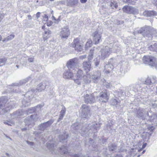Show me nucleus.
Instances as JSON below:
<instances>
[{
    "label": "nucleus",
    "mask_w": 157,
    "mask_h": 157,
    "mask_svg": "<svg viewBox=\"0 0 157 157\" xmlns=\"http://www.w3.org/2000/svg\"><path fill=\"white\" fill-rule=\"evenodd\" d=\"M75 59L70 60L67 63V67L69 71H65L63 73V77L65 78H71L74 80L75 82L80 85L83 82L86 83H90L92 80L94 82L96 83L98 81L101 74L100 72L97 73V76H92L91 77L90 75L87 76L83 75L82 71L79 69Z\"/></svg>",
    "instance_id": "1"
},
{
    "label": "nucleus",
    "mask_w": 157,
    "mask_h": 157,
    "mask_svg": "<svg viewBox=\"0 0 157 157\" xmlns=\"http://www.w3.org/2000/svg\"><path fill=\"white\" fill-rule=\"evenodd\" d=\"M48 17L46 15L44 14L43 16L42 22L43 23L44 25L42 26V29L44 30L43 37L44 40H46L50 37L52 33L51 31L47 29L46 26L47 25V26H51L53 22L50 21L46 22V21H48Z\"/></svg>",
    "instance_id": "2"
},
{
    "label": "nucleus",
    "mask_w": 157,
    "mask_h": 157,
    "mask_svg": "<svg viewBox=\"0 0 157 157\" xmlns=\"http://www.w3.org/2000/svg\"><path fill=\"white\" fill-rule=\"evenodd\" d=\"M144 63L149 65L154 66L156 63V59L153 57L149 56H144L143 59Z\"/></svg>",
    "instance_id": "3"
},
{
    "label": "nucleus",
    "mask_w": 157,
    "mask_h": 157,
    "mask_svg": "<svg viewBox=\"0 0 157 157\" xmlns=\"http://www.w3.org/2000/svg\"><path fill=\"white\" fill-rule=\"evenodd\" d=\"M71 46L78 51H81L82 50V44L81 40L77 38L75 39L71 44Z\"/></svg>",
    "instance_id": "4"
},
{
    "label": "nucleus",
    "mask_w": 157,
    "mask_h": 157,
    "mask_svg": "<svg viewBox=\"0 0 157 157\" xmlns=\"http://www.w3.org/2000/svg\"><path fill=\"white\" fill-rule=\"evenodd\" d=\"M81 111L82 118H87L90 116V108L86 105H82L81 109Z\"/></svg>",
    "instance_id": "5"
},
{
    "label": "nucleus",
    "mask_w": 157,
    "mask_h": 157,
    "mask_svg": "<svg viewBox=\"0 0 157 157\" xmlns=\"http://www.w3.org/2000/svg\"><path fill=\"white\" fill-rule=\"evenodd\" d=\"M124 12L128 14H136L138 13L136 9L130 6H125L123 8Z\"/></svg>",
    "instance_id": "6"
},
{
    "label": "nucleus",
    "mask_w": 157,
    "mask_h": 157,
    "mask_svg": "<svg viewBox=\"0 0 157 157\" xmlns=\"http://www.w3.org/2000/svg\"><path fill=\"white\" fill-rule=\"evenodd\" d=\"M70 34V30L68 27L66 26L62 29L59 35L61 38H66L68 37Z\"/></svg>",
    "instance_id": "7"
},
{
    "label": "nucleus",
    "mask_w": 157,
    "mask_h": 157,
    "mask_svg": "<svg viewBox=\"0 0 157 157\" xmlns=\"http://www.w3.org/2000/svg\"><path fill=\"white\" fill-rule=\"evenodd\" d=\"M111 51V48L108 47H105L104 48L101 50V59H104L108 56L110 54Z\"/></svg>",
    "instance_id": "8"
},
{
    "label": "nucleus",
    "mask_w": 157,
    "mask_h": 157,
    "mask_svg": "<svg viewBox=\"0 0 157 157\" xmlns=\"http://www.w3.org/2000/svg\"><path fill=\"white\" fill-rule=\"evenodd\" d=\"M93 41L95 44H98L101 41V34L98 32H95L93 34Z\"/></svg>",
    "instance_id": "9"
},
{
    "label": "nucleus",
    "mask_w": 157,
    "mask_h": 157,
    "mask_svg": "<svg viewBox=\"0 0 157 157\" xmlns=\"http://www.w3.org/2000/svg\"><path fill=\"white\" fill-rule=\"evenodd\" d=\"M109 94L108 93L106 90L103 91L100 93V97L102 98L101 100L102 101L105 102L107 101L109 98Z\"/></svg>",
    "instance_id": "10"
},
{
    "label": "nucleus",
    "mask_w": 157,
    "mask_h": 157,
    "mask_svg": "<svg viewBox=\"0 0 157 157\" xmlns=\"http://www.w3.org/2000/svg\"><path fill=\"white\" fill-rule=\"evenodd\" d=\"M85 101L87 103H92L94 101V98L92 95L89 96L88 94H86L85 96Z\"/></svg>",
    "instance_id": "11"
},
{
    "label": "nucleus",
    "mask_w": 157,
    "mask_h": 157,
    "mask_svg": "<svg viewBox=\"0 0 157 157\" xmlns=\"http://www.w3.org/2000/svg\"><path fill=\"white\" fill-rule=\"evenodd\" d=\"M12 107V106H10L7 107L6 106L5 108H3L2 105V102L0 100V112H1L2 114H5V111L7 112L8 110H10Z\"/></svg>",
    "instance_id": "12"
},
{
    "label": "nucleus",
    "mask_w": 157,
    "mask_h": 157,
    "mask_svg": "<svg viewBox=\"0 0 157 157\" xmlns=\"http://www.w3.org/2000/svg\"><path fill=\"white\" fill-rule=\"evenodd\" d=\"M83 68L86 72H88L90 71L91 68V65L90 62H84L83 63Z\"/></svg>",
    "instance_id": "13"
},
{
    "label": "nucleus",
    "mask_w": 157,
    "mask_h": 157,
    "mask_svg": "<svg viewBox=\"0 0 157 157\" xmlns=\"http://www.w3.org/2000/svg\"><path fill=\"white\" fill-rule=\"evenodd\" d=\"M144 16L146 17H150L156 15L155 12L153 11H145L143 13Z\"/></svg>",
    "instance_id": "14"
},
{
    "label": "nucleus",
    "mask_w": 157,
    "mask_h": 157,
    "mask_svg": "<svg viewBox=\"0 0 157 157\" xmlns=\"http://www.w3.org/2000/svg\"><path fill=\"white\" fill-rule=\"evenodd\" d=\"M78 0H67V5L68 6H74L78 2Z\"/></svg>",
    "instance_id": "15"
},
{
    "label": "nucleus",
    "mask_w": 157,
    "mask_h": 157,
    "mask_svg": "<svg viewBox=\"0 0 157 157\" xmlns=\"http://www.w3.org/2000/svg\"><path fill=\"white\" fill-rule=\"evenodd\" d=\"M28 79H23L20 81L19 83H14L13 84V86H19L21 85H22L26 82H28Z\"/></svg>",
    "instance_id": "16"
},
{
    "label": "nucleus",
    "mask_w": 157,
    "mask_h": 157,
    "mask_svg": "<svg viewBox=\"0 0 157 157\" xmlns=\"http://www.w3.org/2000/svg\"><path fill=\"white\" fill-rule=\"evenodd\" d=\"M48 82L46 81H44L41 82L40 84V90H45L47 86Z\"/></svg>",
    "instance_id": "17"
},
{
    "label": "nucleus",
    "mask_w": 157,
    "mask_h": 157,
    "mask_svg": "<svg viewBox=\"0 0 157 157\" xmlns=\"http://www.w3.org/2000/svg\"><path fill=\"white\" fill-rule=\"evenodd\" d=\"M153 81H154V82L157 83V78L156 77L153 78L152 80L149 78H147V79L145 82L147 84L151 85V83H153L152 82H153Z\"/></svg>",
    "instance_id": "18"
},
{
    "label": "nucleus",
    "mask_w": 157,
    "mask_h": 157,
    "mask_svg": "<svg viewBox=\"0 0 157 157\" xmlns=\"http://www.w3.org/2000/svg\"><path fill=\"white\" fill-rule=\"evenodd\" d=\"M14 36H15L14 34H11L9 36H8L6 38L2 40V41L3 42H7L13 39L14 38Z\"/></svg>",
    "instance_id": "19"
},
{
    "label": "nucleus",
    "mask_w": 157,
    "mask_h": 157,
    "mask_svg": "<svg viewBox=\"0 0 157 157\" xmlns=\"http://www.w3.org/2000/svg\"><path fill=\"white\" fill-rule=\"evenodd\" d=\"M59 150L60 153L62 154H67V147H63L60 149Z\"/></svg>",
    "instance_id": "20"
},
{
    "label": "nucleus",
    "mask_w": 157,
    "mask_h": 157,
    "mask_svg": "<svg viewBox=\"0 0 157 157\" xmlns=\"http://www.w3.org/2000/svg\"><path fill=\"white\" fill-rule=\"evenodd\" d=\"M110 6L112 9H114V8H116L117 6V3L116 1H113V2H111L110 3Z\"/></svg>",
    "instance_id": "21"
},
{
    "label": "nucleus",
    "mask_w": 157,
    "mask_h": 157,
    "mask_svg": "<svg viewBox=\"0 0 157 157\" xmlns=\"http://www.w3.org/2000/svg\"><path fill=\"white\" fill-rule=\"evenodd\" d=\"M92 45V41L90 39H89L88 40V41L86 42V48H88L89 47L91 46Z\"/></svg>",
    "instance_id": "22"
},
{
    "label": "nucleus",
    "mask_w": 157,
    "mask_h": 157,
    "mask_svg": "<svg viewBox=\"0 0 157 157\" xmlns=\"http://www.w3.org/2000/svg\"><path fill=\"white\" fill-rule=\"evenodd\" d=\"M119 103V101L116 99H113L111 100V104L113 105H117Z\"/></svg>",
    "instance_id": "23"
},
{
    "label": "nucleus",
    "mask_w": 157,
    "mask_h": 157,
    "mask_svg": "<svg viewBox=\"0 0 157 157\" xmlns=\"http://www.w3.org/2000/svg\"><path fill=\"white\" fill-rule=\"evenodd\" d=\"M65 110L64 109H62L60 112V117L59 119V120H61L63 118V116L65 113Z\"/></svg>",
    "instance_id": "24"
},
{
    "label": "nucleus",
    "mask_w": 157,
    "mask_h": 157,
    "mask_svg": "<svg viewBox=\"0 0 157 157\" xmlns=\"http://www.w3.org/2000/svg\"><path fill=\"white\" fill-rule=\"evenodd\" d=\"M147 144V143H144L143 144L141 147V146H140V147H139V148L137 147L136 149L138 150V151H141L142 149L146 147Z\"/></svg>",
    "instance_id": "25"
},
{
    "label": "nucleus",
    "mask_w": 157,
    "mask_h": 157,
    "mask_svg": "<svg viewBox=\"0 0 157 157\" xmlns=\"http://www.w3.org/2000/svg\"><path fill=\"white\" fill-rule=\"evenodd\" d=\"M6 60V58L0 59V66L4 64Z\"/></svg>",
    "instance_id": "26"
},
{
    "label": "nucleus",
    "mask_w": 157,
    "mask_h": 157,
    "mask_svg": "<svg viewBox=\"0 0 157 157\" xmlns=\"http://www.w3.org/2000/svg\"><path fill=\"white\" fill-rule=\"evenodd\" d=\"M38 118V117L36 115L34 114L31 115L30 116V120H29L28 121L29 122V121H31V120H32V119L35 120Z\"/></svg>",
    "instance_id": "27"
},
{
    "label": "nucleus",
    "mask_w": 157,
    "mask_h": 157,
    "mask_svg": "<svg viewBox=\"0 0 157 157\" xmlns=\"http://www.w3.org/2000/svg\"><path fill=\"white\" fill-rule=\"evenodd\" d=\"M100 58L99 57H98L97 58L96 60H94L95 64L96 66H98L99 65V62L100 61L99 59Z\"/></svg>",
    "instance_id": "28"
},
{
    "label": "nucleus",
    "mask_w": 157,
    "mask_h": 157,
    "mask_svg": "<svg viewBox=\"0 0 157 157\" xmlns=\"http://www.w3.org/2000/svg\"><path fill=\"white\" fill-rule=\"evenodd\" d=\"M68 135L67 134H64V136H60L59 138L63 140L66 139L68 137Z\"/></svg>",
    "instance_id": "29"
},
{
    "label": "nucleus",
    "mask_w": 157,
    "mask_h": 157,
    "mask_svg": "<svg viewBox=\"0 0 157 157\" xmlns=\"http://www.w3.org/2000/svg\"><path fill=\"white\" fill-rule=\"evenodd\" d=\"M34 110L33 108L32 109H29L27 112V114H29L30 113H32L34 112Z\"/></svg>",
    "instance_id": "30"
},
{
    "label": "nucleus",
    "mask_w": 157,
    "mask_h": 157,
    "mask_svg": "<svg viewBox=\"0 0 157 157\" xmlns=\"http://www.w3.org/2000/svg\"><path fill=\"white\" fill-rule=\"evenodd\" d=\"M53 122V121L52 120H51L46 122L45 124L46 126H47V125H49L51 124Z\"/></svg>",
    "instance_id": "31"
},
{
    "label": "nucleus",
    "mask_w": 157,
    "mask_h": 157,
    "mask_svg": "<svg viewBox=\"0 0 157 157\" xmlns=\"http://www.w3.org/2000/svg\"><path fill=\"white\" fill-rule=\"evenodd\" d=\"M47 145L49 149H51L54 147V144H51L49 143H48Z\"/></svg>",
    "instance_id": "32"
},
{
    "label": "nucleus",
    "mask_w": 157,
    "mask_h": 157,
    "mask_svg": "<svg viewBox=\"0 0 157 157\" xmlns=\"http://www.w3.org/2000/svg\"><path fill=\"white\" fill-rule=\"evenodd\" d=\"M26 142L28 144L31 146H33V143L32 142H30L28 141H27Z\"/></svg>",
    "instance_id": "33"
},
{
    "label": "nucleus",
    "mask_w": 157,
    "mask_h": 157,
    "mask_svg": "<svg viewBox=\"0 0 157 157\" xmlns=\"http://www.w3.org/2000/svg\"><path fill=\"white\" fill-rule=\"evenodd\" d=\"M67 1V0L66 1H61L60 3V4H66L67 5V2H66Z\"/></svg>",
    "instance_id": "34"
},
{
    "label": "nucleus",
    "mask_w": 157,
    "mask_h": 157,
    "mask_svg": "<svg viewBox=\"0 0 157 157\" xmlns=\"http://www.w3.org/2000/svg\"><path fill=\"white\" fill-rule=\"evenodd\" d=\"M33 57H31L29 58L28 61L30 62H32L33 61Z\"/></svg>",
    "instance_id": "35"
},
{
    "label": "nucleus",
    "mask_w": 157,
    "mask_h": 157,
    "mask_svg": "<svg viewBox=\"0 0 157 157\" xmlns=\"http://www.w3.org/2000/svg\"><path fill=\"white\" fill-rule=\"evenodd\" d=\"M74 156L75 157H82V156H81V154H75L74 155Z\"/></svg>",
    "instance_id": "36"
},
{
    "label": "nucleus",
    "mask_w": 157,
    "mask_h": 157,
    "mask_svg": "<svg viewBox=\"0 0 157 157\" xmlns=\"http://www.w3.org/2000/svg\"><path fill=\"white\" fill-rule=\"evenodd\" d=\"M22 103L25 106H28V104L25 103V101L24 100H23L22 101Z\"/></svg>",
    "instance_id": "37"
},
{
    "label": "nucleus",
    "mask_w": 157,
    "mask_h": 157,
    "mask_svg": "<svg viewBox=\"0 0 157 157\" xmlns=\"http://www.w3.org/2000/svg\"><path fill=\"white\" fill-rule=\"evenodd\" d=\"M80 1L82 3H85L86 2L87 0H80Z\"/></svg>",
    "instance_id": "38"
},
{
    "label": "nucleus",
    "mask_w": 157,
    "mask_h": 157,
    "mask_svg": "<svg viewBox=\"0 0 157 157\" xmlns=\"http://www.w3.org/2000/svg\"><path fill=\"white\" fill-rule=\"evenodd\" d=\"M12 118H14L16 117L15 114V113H13L11 115Z\"/></svg>",
    "instance_id": "39"
},
{
    "label": "nucleus",
    "mask_w": 157,
    "mask_h": 157,
    "mask_svg": "<svg viewBox=\"0 0 157 157\" xmlns=\"http://www.w3.org/2000/svg\"><path fill=\"white\" fill-rule=\"evenodd\" d=\"M148 128L149 130L151 129V130H153L154 129V127L153 126H151V127H148Z\"/></svg>",
    "instance_id": "40"
},
{
    "label": "nucleus",
    "mask_w": 157,
    "mask_h": 157,
    "mask_svg": "<svg viewBox=\"0 0 157 157\" xmlns=\"http://www.w3.org/2000/svg\"><path fill=\"white\" fill-rule=\"evenodd\" d=\"M3 16L2 14H0V22L2 20L3 18Z\"/></svg>",
    "instance_id": "41"
},
{
    "label": "nucleus",
    "mask_w": 157,
    "mask_h": 157,
    "mask_svg": "<svg viewBox=\"0 0 157 157\" xmlns=\"http://www.w3.org/2000/svg\"><path fill=\"white\" fill-rule=\"evenodd\" d=\"M86 57V55H84L81 56L80 58L82 59L85 58Z\"/></svg>",
    "instance_id": "42"
},
{
    "label": "nucleus",
    "mask_w": 157,
    "mask_h": 157,
    "mask_svg": "<svg viewBox=\"0 0 157 157\" xmlns=\"http://www.w3.org/2000/svg\"><path fill=\"white\" fill-rule=\"evenodd\" d=\"M8 122H9L8 121H5L4 122V123L6 124H8V125H11V124H10Z\"/></svg>",
    "instance_id": "43"
},
{
    "label": "nucleus",
    "mask_w": 157,
    "mask_h": 157,
    "mask_svg": "<svg viewBox=\"0 0 157 157\" xmlns=\"http://www.w3.org/2000/svg\"><path fill=\"white\" fill-rule=\"evenodd\" d=\"M116 149L114 147H112V148H110L109 150L111 151H114Z\"/></svg>",
    "instance_id": "44"
},
{
    "label": "nucleus",
    "mask_w": 157,
    "mask_h": 157,
    "mask_svg": "<svg viewBox=\"0 0 157 157\" xmlns=\"http://www.w3.org/2000/svg\"><path fill=\"white\" fill-rule=\"evenodd\" d=\"M36 17L37 18H38L39 17V12H38L36 14Z\"/></svg>",
    "instance_id": "45"
},
{
    "label": "nucleus",
    "mask_w": 157,
    "mask_h": 157,
    "mask_svg": "<svg viewBox=\"0 0 157 157\" xmlns=\"http://www.w3.org/2000/svg\"><path fill=\"white\" fill-rule=\"evenodd\" d=\"M25 124H28V125L29 124V123H28V121H27V119L25 120Z\"/></svg>",
    "instance_id": "46"
},
{
    "label": "nucleus",
    "mask_w": 157,
    "mask_h": 157,
    "mask_svg": "<svg viewBox=\"0 0 157 157\" xmlns=\"http://www.w3.org/2000/svg\"><path fill=\"white\" fill-rule=\"evenodd\" d=\"M30 92H28L27 93L25 94V95L26 96H28V95L29 94Z\"/></svg>",
    "instance_id": "47"
},
{
    "label": "nucleus",
    "mask_w": 157,
    "mask_h": 157,
    "mask_svg": "<svg viewBox=\"0 0 157 157\" xmlns=\"http://www.w3.org/2000/svg\"><path fill=\"white\" fill-rule=\"evenodd\" d=\"M106 87L107 88H108L109 87V84H106Z\"/></svg>",
    "instance_id": "48"
},
{
    "label": "nucleus",
    "mask_w": 157,
    "mask_h": 157,
    "mask_svg": "<svg viewBox=\"0 0 157 157\" xmlns=\"http://www.w3.org/2000/svg\"><path fill=\"white\" fill-rule=\"evenodd\" d=\"M52 20H54L55 21L56 20V19H55V17L54 16H52Z\"/></svg>",
    "instance_id": "49"
},
{
    "label": "nucleus",
    "mask_w": 157,
    "mask_h": 157,
    "mask_svg": "<svg viewBox=\"0 0 157 157\" xmlns=\"http://www.w3.org/2000/svg\"><path fill=\"white\" fill-rule=\"evenodd\" d=\"M99 127V125H98V126H97V127L95 126L94 128H95L96 129H97Z\"/></svg>",
    "instance_id": "50"
},
{
    "label": "nucleus",
    "mask_w": 157,
    "mask_h": 157,
    "mask_svg": "<svg viewBox=\"0 0 157 157\" xmlns=\"http://www.w3.org/2000/svg\"><path fill=\"white\" fill-rule=\"evenodd\" d=\"M154 2H155V4L157 5V0H154Z\"/></svg>",
    "instance_id": "51"
},
{
    "label": "nucleus",
    "mask_w": 157,
    "mask_h": 157,
    "mask_svg": "<svg viewBox=\"0 0 157 157\" xmlns=\"http://www.w3.org/2000/svg\"><path fill=\"white\" fill-rule=\"evenodd\" d=\"M145 150H144L142 152V154H144L145 152Z\"/></svg>",
    "instance_id": "52"
},
{
    "label": "nucleus",
    "mask_w": 157,
    "mask_h": 157,
    "mask_svg": "<svg viewBox=\"0 0 157 157\" xmlns=\"http://www.w3.org/2000/svg\"><path fill=\"white\" fill-rule=\"evenodd\" d=\"M2 36L0 35V41L2 40Z\"/></svg>",
    "instance_id": "53"
},
{
    "label": "nucleus",
    "mask_w": 157,
    "mask_h": 157,
    "mask_svg": "<svg viewBox=\"0 0 157 157\" xmlns=\"http://www.w3.org/2000/svg\"><path fill=\"white\" fill-rule=\"evenodd\" d=\"M53 11L52 10H51V13H52Z\"/></svg>",
    "instance_id": "54"
},
{
    "label": "nucleus",
    "mask_w": 157,
    "mask_h": 157,
    "mask_svg": "<svg viewBox=\"0 0 157 157\" xmlns=\"http://www.w3.org/2000/svg\"><path fill=\"white\" fill-rule=\"evenodd\" d=\"M6 154L7 155H8V156H9V154H8V153H6Z\"/></svg>",
    "instance_id": "55"
},
{
    "label": "nucleus",
    "mask_w": 157,
    "mask_h": 157,
    "mask_svg": "<svg viewBox=\"0 0 157 157\" xmlns=\"http://www.w3.org/2000/svg\"><path fill=\"white\" fill-rule=\"evenodd\" d=\"M28 17L29 18H30L31 17V16H28Z\"/></svg>",
    "instance_id": "56"
},
{
    "label": "nucleus",
    "mask_w": 157,
    "mask_h": 157,
    "mask_svg": "<svg viewBox=\"0 0 157 157\" xmlns=\"http://www.w3.org/2000/svg\"><path fill=\"white\" fill-rule=\"evenodd\" d=\"M50 1H54V0H49Z\"/></svg>",
    "instance_id": "57"
},
{
    "label": "nucleus",
    "mask_w": 157,
    "mask_h": 157,
    "mask_svg": "<svg viewBox=\"0 0 157 157\" xmlns=\"http://www.w3.org/2000/svg\"><path fill=\"white\" fill-rule=\"evenodd\" d=\"M59 20H57V22H59Z\"/></svg>",
    "instance_id": "58"
},
{
    "label": "nucleus",
    "mask_w": 157,
    "mask_h": 157,
    "mask_svg": "<svg viewBox=\"0 0 157 157\" xmlns=\"http://www.w3.org/2000/svg\"><path fill=\"white\" fill-rule=\"evenodd\" d=\"M140 156V155H139L137 156V157H139Z\"/></svg>",
    "instance_id": "59"
},
{
    "label": "nucleus",
    "mask_w": 157,
    "mask_h": 157,
    "mask_svg": "<svg viewBox=\"0 0 157 157\" xmlns=\"http://www.w3.org/2000/svg\"><path fill=\"white\" fill-rule=\"evenodd\" d=\"M16 67H17V68H18V65H17V66H16Z\"/></svg>",
    "instance_id": "60"
},
{
    "label": "nucleus",
    "mask_w": 157,
    "mask_h": 157,
    "mask_svg": "<svg viewBox=\"0 0 157 157\" xmlns=\"http://www.w3.org/2000/svg\"><path fill=\"white\" fill-rule=\"evenodd\" d=\"M88 59H91V58L90 59V58H89Z\"/></svg>",
    "instance_id": "61"
},
{
    "label": "nucleus",
    "mask_w": 157,
    "mask_h": 157,
    "mask_svg": "<svg viewBox=\"0 0 157 157\" xmlns=\"http://www.w3.org/2000/svg\"><path fill=\"white\" fill-rule=\"evenodd\" d=\"M96 93H94V94H93L94 95V94H96Z\"/></svg>",
    "instance_id": "62"
},
{
    "label": "nucleus",
    "mask_w": 157,
    "mask_h": 157,
    "mask_svg": "<svg viewBox=\"0 0 157 157\" xmlns=\"http://www.w3.org/2000/svg\"><path fill=\"white\" fill-rule=\"evenodd\" d=\"M15 92H18V91H15Z\"/></svg>",
    "instance_id": "63"
}]
</instances>
